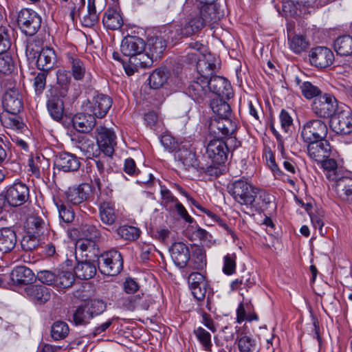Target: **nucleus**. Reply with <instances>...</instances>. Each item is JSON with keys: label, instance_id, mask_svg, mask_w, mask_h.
Returning <instances> with one entry per match:
<instances>
[{"label": "nucleus", "instance_id": "27", "mask_svg": "<svg viewBox=\"0 0 352 352\" xmlns=\"http://www.w3.org/2000/svg\"><path fill=\"white\" fill-rule=\"evenodd\" d=\"M56 63V56L54 50L50 47H43L38 55L34 65L40 71L50 72Z\"/></svg>", "mask_w": 352, "mask_h": 352}, {"label": "nucleus", "instance_id": "30", "mask_svg": "<svg viewBox=\"0 0 352 352\" xmlns=\"http://www.w3.org/2000/svg\"><path fill=\"white\" fill-rule=\"evenodd\" d=\"M175 156L186 170H188L191 168L196 170L204 169V167L199 166L195 153L188 148H179Z\"/></svg>", "mask_w": 352, "mask_h": 352}, {"label": "nucleus", "instance_id": "39", "mask_svg": "<svg viewBox=\"0 0 352 352\" xmlns=\"http://www.w3.org/2000/svg\"><path fill=\"white\" fill-rule=\"evenodd\" d=\"M333 48L339 56L352 55V36L344 34L337 37L333 42Z\"/></svg>", "mask_w": 352, "mask_h": 352}, {"label": "nucleus", "instance_id": "9", "mask_svg": "<svg viewBox=\"0 0 352 352\" xmlns=\"http://www.w3.org/2000/svg\"><path fill=\"white\" fill-rule=\"evenodd\" d=\"M237 125L231 119H211L208 124V132L214 139L223 140L228 135L236 133Z\"/></svg>", "mask_w": 352, "mask_h": 352}, {"label": "nucleus", "instance_id": "40", "mask_svg": "<svg viewBox=\"0 0 352 352\" xmlns=\"http://www.w3.org/2000/svg\"><path fill=\"white\" fill-rule=\"evenodd\" d=\"M72 77L70 72L65 69H58L56 72V83L58 87H54L51 89H56L57 93L62 96H66L69 91Z\"/></svg>", "mask_w": 352, "mask_h": 352}, {"label": "nucleus", "instance_id": "47", "mask_svg": "<svg viewBox=\"0 0 352 352\" xmlns=\"http://www.w3.org/2000/svg\"><path fill=\"white\" fill-rule=\"evenodd\" d=\"M296 82L300 87L302 95L307 100H314L323 94L317 86L309 81L301 82L298 78H296Z\"/></svg>", "mask_w": 352, "mask_h": 352}, {"label": "nucleus", "instance_id": "38", "mask_svg": "<svg viewBox=\"0 0 352 352\" xmlns=\"http://www.w3.org/2000/svg\"><path fill=\"white\" fill-rule=\"evenodd\" d=\"M226 98H217L210 102V108L212 112L218 116L217 119H230L232 114L231 107L225 101Z\"/></svg>", "mask_w": 352, "mask_h": 352}, {"label": "nucleus", "instance_id": "32", "mask_svg": "<svg viewBox=\"0 0 352 352\" xmlns=\"http://www.w3.org/2000/svg\"><path fill=\"white\" fill-rule=\"evenodd\" d=\"M272 198L266 191L256 188L248 206L260 212L268 208Z\"/></svg>", "mask_w": 352, "mask_h": 352}, {"label": "nucleus", "instance_id": "22", "mask_svg": "<svg viewBox=\"0 0 352 352\" xmlns=\"http://www.w3.org/2000/svg\"><path fill=\"white\" fill-rule=\"evenodd\" d=\"M80 163L79 159L68 152H61L57 154L54 159V166L59 170L72 172L78 170Z\"/></svg>", "mask_w": 352, "mask_h": 352}, {"label": "nucleus", "instance_id": "64", "mask_svg": "<svg viewBox=\"0 0 352 352\" xmlns=\"http://www.w3.org/2000/svg\"><path fill=\"white\" fill-rule=\"evenodd\" d=\"M322 164V167L324 170L327 172V177L328 179L332 180V177L334 175L338 177L337 174L338 164L336 160L333 158H324L321 162H319Z\"/></svg>", "mask_w": 352, "mask_h": 352}, {"label": "nucleus", "instance_id": "45", "mask_svg": "<svg viewBox=\"0 0 352 352\" xmlns=\"http://www.w3.org/2000/svg\"><path fill=\"white\" fill-rule=\"evenodd\" d=\"M100 219L102 223L107 226L113 225L117 219V214L112 204L109 202H103L99 208Z\"/></svg>", "mask_w": 352, "mask_h": 352}, {"label": "nucleus", "instance_id": "28", "mask_svg": "<svg viewBox=\"0 0 352 352\" xmlns=\"http://www.w3.org/2000/svg\"><path fill=\"white\" fill-rule=\"evenodd\" d=\"M74 128L80 133H88L96 124V117L92 113H80L74 115L72 120Z\"/></svg>", "mask_w": 352, "mask_h": 352}, {"label": "nucleus", "instance_id": "15", "mask_svg": "<svg viewBox=\"0 0 352 352\" xmlns=\"http://www.w3.org/2000/svg\"><path fill=\"white\" fill-rule=\"evenodd\" d=\"M90 112L98 118H104L113 104L112 98L108 95L97 93L89 100Z\"/></svg>", "mask_w": 352, "mask_h": 352}, {"label": "nucleus", "instance_id": "34", "mask_svg": "<svg viewBox=\"0 0 352 352\" xmlns=\"http://www.w3.org/2000/svg\"><path fill=\"white\" fill-rule=\"evenodd\" d=\"M332 180L336 182V190L340 197L343 200L352 201V178L339 177L334 175Z\"/></svg>", "mask_w": 352, "mask_h": 352}, {"label": "nucleus", "instance_id": "63", "mask_svg": "<svg viewBox=\"0 0 352 352\" xmlns=\"http://www.w3.org/2000/svg\"><path fill=\"white\" fill-rule=\"evenodd\" d=\"M41 47L33 41L28 42L26 45L25 55L29 64H34L38 55L41 52Z\"/></svg>", "mask_w": 352, "mask_h": 352}, {"label": "nucleus", "instance_id": "61", "mask_svg": "<svg viewBox=\"0 0 352 352\" xmlns=\"http://www.w3.org/2000/svg\"><path fill=\"white\" fill-rule=\"evenodd\" d=\"M50 72L40 71L36 74L33 80V87L36 95H41L46 87V79Z\"/></svg>", "mask_w": 352, "mask_h": 352}, {"label": "nucleus", "instance_id": "58", "mask_svg": "<svg viewBox=\"0 0 352 352\" xmlns=\"http://www.w3.org/2000/svg\"><path fill=\"white\" fill-rule=\"evenodd\" d=\"M129 62L132 65H135L141 68L149 67L153 63V58L150 57L148 54L144 53V52H140L134 57L129 58Z\"/></svg>", "mask_w": 352, "mask_h": 352}, {"label": "nucleus", "instance_id": "59", "mask_svg": "<svg viewBox=\"0 0 352 352\" xmlns=\"http://www.w3.org/2000/svg\"><path fill=\"white\" fill-rule=\"evenodd\" d=\"M142 298L140 295L129 296L123 303V307L129 311H133L135 308L147 309L148 305L143 303Z\"/></svg>", "mask_w": 352, "mask_h": 352}, {"label": "nucleus", "instance_id": "16", "mask_svg": "<svg viewBox=\"0 0 352 352\" xmlns=\"http://www.w3.org/2000/svg\"><path fill=\"white\" fill-rule=\"evenodd\" d=\"M209 93L217 95V98L230 99L233 96L230 83L223 76H213L208 79Z\"/></svg>", "mask_w": 352, "mask_h": 352}, {"label": "nucleus", "instance_id": "36", "mask_svg": "<svg viewBox=\"0 0 352 352\" xmlns=\"http://www.w3.org/2000/svg\"><path fill=\"white\" fill-rule=\"evenodd\" d=\"M97 262L85 261L78 262L74 267L76 276L82 280H88L93 278L97 271Z\"/></svg>", "mask_w": 352, "mask_h": 352}, {"label": "nucleus", "instance_id": "49", "mask_svg": "<svg viewBox=\"0 0 352 352\" xmlns=\"http://www.w3.org/2000/svg\"><path fill=\"white\" fill-rule=\"evenodd\" d=\"M78 144V147L87 158L92 159L102 153L98 143L89 138H82Z\"/></svg>", "mask_w": 352, "mask_h": 352}, {"label": "nucleus", "instance_id": "5", "mask_svg": "<svg viewBox=\"0 0 352 352\" xmlns=\"http://www.w3.org/2000/svg\"><path fill=\"white\" fill-rule=\"evenodd\" d=\"M41 17L31 9H22L18 14L17 25L25 36L35 35L41 26Z\"/></svg>", "mask_w": 352, "mask_h": 352}, {"label": "nucleus", "instance_id": "18", "mask_svg": "<svg viewBox=\"0 0 352 352\" xmlns=\"http://www.w3.org/2000/svg\"><path fill=\"white\" fill-rule=\"evenodd\" d=\"M146 43L144 41L135 36H126L121 43L120 50L124 56L134 57L140 52H144Z\"/></svg>", "mask_w": 352, "mask_h": 352}, {"label": "nucleus", "instance_id": "42", "mask_svg": "<svg viewBox=\"0 0 352 352\" xmlns=\"http://www.w3.org/2000/svg\"><path fill=\"white\" fill-rule=\"evenodd\" d=\"M47 224L44 219L37 215L30 216L25 222V228L28 234H34L39 236L43 233Z\"/></svg>", "mask_w": 352, "mask_h": 352}, {"label": "nucleus", "instance_id": "43", "mask_svg": "<svg viewBox=\"0 0 352 352\" xmlns=\"http://www.w3.org/2000/svg\"><path fill=\"white\" fill-rule=\"evenodd\" d=\"M236 342L240 352H254L256 350V340L240 331V329L237 331Z\"/></svg>", "mask_w": 352, "mask_h": 352}, {"label": "nucleus", "instance_id": "29", "mask_svg": "<svg viewBox=\"0 0 352 352\" xmlns=\"http://www.w3.org/2000/svg\"><path fill=\"white\" fill-rule=\"evenodd\" d=\"M27 296L35 303L44 304L50 299V289L43 285H30L25 288Z\"/></svg>", "mask_w": 352, "mask_h": 352}, {"label": "nucleus", "instance_id": "26", "mask_svg": "<svg viewBox=\"0 0 352 352\" xmlns=\"http://www.w3.org/2000/svg\"><path fill=\"white\" fill-rule=\"evenodd\" d=\"M102 23L105 28L111 30H119L123 25L118 3L109 8L104 12Z\"/></svg>", "mask_w": 352, "mask_h": 352}, {"label": "nucleus", "instance_id": "7", "mask_svg": "<svg viewBox=\"0 0 352 352\" xmlns=\"http://www.w3.org/2000/svg\"><path fill=\"white\" fill-rule=\"evenodd\" d=\"M327 133L328 127L326 122L320 119L307 121L301 131V136L307 143L324 140Z\"/></svg>", "mask_w": 352, "mask_h": 352}, {"label": "nucleus", "instance_id": "13", "mask_svg": "<svg viewBox=\"0 0 352 352\" xmlns=\"http://www.w3.org/2000/svg\"><path fill=\"white\" fill-rule=\"evenodd\" d=\"M28 187L22 183H15L6 191L7 203L12 207L25 204L30 197Z\"/></svg>", "mask_w": 352, "mask_h": 352}, {"label": "nucleus", "instance_id": "33", "mask_svg": "<svg viewBox=\"0 0 352 352\" xmlns=\"http://www.w3.org/2000/svg\"><path fill=\"white\" fill-rule=\"evenodd\" d=\"M10 276L12 282L16 285H28L35 277L32 271L23 265L16 267L10 273Z\"/></svg>", "mask_w": 352, "mask_h": 352}, {"label": "nucleus", "instance_id": "1", "mask_svg": "<svg viewBox=\"0 0 352 352\" xmlns=\"http://www.w3.org/2000/svg\"><path fill=\"white\" fill-rule=\"evenodd\" d=\"M199 16L190 18L181 25L171 26L168 32L175 34L167 35L172 41H179L184 37H188L204 28L207 23L215 22L219 19L220 12L217 8V1H199Z\"/></svg>", "mask_w": 352, "mask_h": 352}, {"label": "nucleus", "instance_id": "24", "mask_svg": "<svg viewBox=\"0 0 352 352\" xmlns=\"http://www.w3.org/2000/svg\"><path fill=\"white\" fill-rule=\"evenodd\" d=\"M91 191L90 185L82 184L77 186L69 187L66 192V197L71 204L78 205L88 199Z\"/></svg>", "mask_w": 352, "mask_h": 352}, {"label": "nucleus", "instance_id": "2", "mask_svg": "<svg viewBox=\"0 0 352 352\" xmlns=\"http://www.w3.org/2000/svg\"><path fill=\"white\" fill-rule=\"evenodd\" d=\"M112 156L100 153L92 158L98 172V175L94 176V182L99 190H101L102 187L112 190L113 188L118 187L120 182L124 181L125 177L122 173L109 171L111 170L109 158Z\"/></svg>", "mask_w": 352, "mask_h": 352}, {"label": "nucleus", "instance_id": "54", "mask_svg": "<svg viewBox=\"0 0 352 352\" xmlns=\"http://www.w3.org/2000/svg\"><path fill=\"white\" fill-rule=\"evenodd\" d=\"M118 236L126 241H135L140 234L139 228L134 226H123L116 230Z\"/></svg>", "mask_w": 352, "mask_h": 352}, {"label": "nucleus", "instance_id": "12", "mask_svg": "<svg viewBox=\"0 0 352 352\" xmlns=\"http://www.w3.org/2000/svg\"><path fill=\"white\" fill-rule=\"evenodd\" d=\"M96 140L102 153L113 155L114 146L116 145V136L115 133L103 126L96 128Z\"/></svg>", "mask_w": 352, "mask_h": 352}, {"label": "nucleus", "instance_id": "4", "mask_svg": "<svg viewBox=\"0 0 352 352\" xmlns=\"http://www.w3.org/2000/svg\"><path fill=\"white\" fill-rule=\"evenodd\" d=\"M340 107L338 106L336 98L328 93H323L314 99L311 104L314 113L317 117L324 119H331Z\"/></svg>", "mask_w": 352, "mask_h": 352}, {"label": "nucleus", "instance_id": "57", "mask_svg": "<svg viewBox=\"0 0 352 352\" xmlns=\"http://www.w3.org/2000/svg\"><path fill=\"white\" fill-rule=\"evenodd\" d=\"M85 304L89 309L92 318L102 314L107 308L106 302L99 299H91Z\"/></svg>", "mask_w": 352, "mask_h": 352}, {"label": "nucleus", "instance_id": "56", "mask_svg": "<svg viewBox=\"0 0 352 352\" xmlns=\"http://www.w3.org/2000/svg\"><path fill=\"white\" fill-rule=\"evenodd\" d=\"M193 332L201 344L203 349L206 351L211 352L212 344L210 333L201 327L194 329Z\"/></svg>", "mask_w": 352, "mask_h": 352}, {"label": "nucleus", "instance_id": "60", "mask_svg": "<svg viewBox=\"0 0 352 352\" xmlns=\"http://www.w3.org/2000/svg\"><path fill=\"white\" fill-rule=\"evenodd\" d=\"M14 62L11 56L7 52L0 53V73L9 74L14 71Z\"/></svg>", "mask_w": 352, "mask_h": 352}, {"label": "nucleus", "instance_id": "50", "mask_svg": "<svg viewBox=\"0 0 352 352\" xmlns=\"http://www.w3.org/2000/svg\"><path fill=\"white\" fill-rule=\"evenodd\" d=\"M289 45L291 50L295 54H300L307 50L309 46V41L305 36L295 34L288 36Z\"/></svg>", "mask_w": 352, "mask_h": 352}, {"label": "nucleus", "instance_id": "62", "mask_svg": "<svg viewBox=\"0 0 352 352\" xmlns=\"http://www.w3.org/2000/svg\"><path fill=\"white\" fill-rule=\"evenodd\" d=\"M39 245L38 236L28 234L24 236L21 241V247L23 250L29 252L36 249Z\"/></svg>", "mask_w": 352, "mask_h": 352}, {"label": "nucleus", "instance_id": "20", "mask_svg": "<svg viewBox=\"0 0 352 352\" xmlns=\"http://www.w3.org/2000/svg\"><path fill=\"white\" fill-rule=\"evenodd\" d=\"M2 104L4 110L13 115L19 113L23 107L21 96L16 89H10L6 91Z\"/></svg>", "mask_w": 352, "mask_h": 352}, {"label": "nucleus", "instance_id": "35", "mask_svg": "<svg viewBox=\"0 0 352 352\" xmlns=\"http://www.w3.org/2000/svg\"><path fill=\"white\" fill-rule=\"evenodd\" d=\"M16 244V234L10 228L0 229V252L8 253L12 250Z\"/></svg>", "mask_w": 352, "mask_h": 352}, {"label": "nucleus", "instance_id": "44", "mask_svg": "<svg viewBox=\"0 0 352 352\" xmlns=\"http://www.w3.org/2000/svg\"><path fill=\"white\" fill-rule=\"evenodd\" d=\"M174 25H179L178 24H173L167 28H166V30H164V36L166 37V41L162 37L157 36L155 38H153L151 39V50L153 53H155L157 56H159L163 53V52L165 50L166 47V43L167 42H171V43H177L178 41H172L170 39H168L167 37V35H170L171 34L169 33L168 30L171 26ZM172 34H175V32L173 31Z\"/></svg>", "mask_w": 352, "mask_h": 352}, {"label": "nucleus", "instance_id": "19", "mask_svg": "<svg viewBox=\"0 0 352 352\" xmlns=\"http://www.w3.org/2000/svg\"><path fill=\"white\" fill-rule=\"evenodd\" d=\"M188 93L189 96L197 103L204 102L209 98V88L208 79L196 78L188 86Z\"/></svg>", "mask_w": 352, "mask_h": 352}, {"label": "nucleus", "instance_id": "31", "mask_svg": "<svg viewBox=\"0 0 352 352\" xmlns=\"http://www.w3.org/2000/svg\"><path fill=\"white\" fill-rule=\"evenodd\" d=\"M192 60L197 62L196 67L199 74L197 78H203L209 79L210 76H213V74L217 72V67L214 62L206 57L198 58L197 54H191Z\"/></svg>", "mask_w": 352, "mask_h": 352}, {"label": "nucleus", "instance_id": "53", "mask_svg": "<svg viewBox=\"0 0 352 352\" xmlns=\"http://www.w3.org/2000/svg\"><path fill=\"white\" fill-rule=\"evenodd\" d=\"M69 332L68 324L61 320H57L51 327V336L54 340H60L67 337Z\"/></svg>", "mask_w": 352, "mask_h": 352}, {"label": "nucleus", "instance_id": "52", "mask_svg": "<svg viewBox=\"0 0 352 352\" xmlns=\"http://www.w3.org/2000/svg\"><path fill=\"white\" fill-rule=\"evenodd\" d=\"M55 286L59 289H66L74 283V274L69 271H57Z\"/></svg>", "mask_w": 352, "mask_h": 352}, {"label": "nucleus", "instance_id": "46", "mask_svg": "<svg viewBox=\"0 0 352 352\" xmlns=\"http://www.w3.org/2000/svg\"><path fill=\"white\" fill-rule=\"evenodd\" d=\"M169 77V72L164 69H156L149 76L148 79L150 87L157 89L166 83Z\"/></svg>", "mask_w": 352, "mask_h": 352}, {"label": "nucleus", "instance_id": "55", "mask_svg": "<svg viewBox=\"0 0 352 352\" xmlns=\"http://www.w3.org/2000/svg\"><path fill=\"white\" fill-rule=\"evenodd\" d=\"M193 223L194 225L190 226L192 229H194L192 233V237L199 240L206 245L209 246L213 244L214 241L212 234L206 230L199 226L195 221Z\"/></svg>", "mask_w": 352, "mask_h": 352}, {"label": "nucleus", "instance_id": "21", "mask_svg": "<svg viewBox=\"0 0 352 352\" xmlns=\"http://www.w3.org/2000/svg\"><path fill=\"white\" fill-rule=\"evenodd\" d=\"M307 152L311 158L319 162L328 158L331 153V146L327 140L307 142Z\"/></svg>", "mask_w": 352, "mask_h": 352}, {"label": "nucleus", "instance_id": "23", "mask_svg": "<svg viewBox=\"0 0 352 352\" xmlns=\"http://www.w3.org/2000/svg\"><path fill=\"white\" fill-rule=\"evenodd\" d=\"M170 251L171 258L177 267L183 268L187 265L190 259V252L186 244L182 242L174 243Z\"/></svg>", "mask_w": 352, "mask_h": 352}, {"label": "nucleus", "instance_id": "3", "mask_svg": "<svg viewBox=\"0 0 352 352\" xmlns=\"http://www.w3.org/2000/svg\"><path fill=\"white\" fill-rule=\"evenodd\" d=\"M99 271L107 276H116L123 268V258L121 254L112 249L101 254L96 261Z\"/></svg>", "mask_w": 352, "mask_h": 352}, {"label": "nucleus", "instance_id": "41", "mask_svg": "<svg viewBox=\"0 0 352 352\" xmlns=\"http://www.w3.org/2000/svg\"><path fill=\"white\" fill-rule=\"evenodd\" d=\"M68 63L74 79L77 81L82 80L87 73L84 62L77 56H69Z\"/></svg>", "mask_w": 352, "mask_h": 352}, {"label": "nucleus", "instance_id": "17", "mask_svg": "<svg viewBox=\"0 0 352 352\" xmlns=\"http://www.w3.org/2000/svg\"><path fill=\"white\" fill-rule=\"evenodd\" d=\"M62 96L57 93L56 89H50L47 95V108L50 116L56 121H60L63 118L64 102Z\"/></svg>", "mask_w": 352, "mask_h": 352}, {"label": "nucleus", "instance_id": "14", "mask_svg": "<svg viewBox=\"0 0 352 352\" xmlns=\"http://www.w3.org/2000/svg\"><path fill=\"white\" fill-rule=\"evenodd\" d=\"M83 239L78 241L79 248L82 251L98 250L96 241L101 236L100 230L94 225L85 224L80 228Z\"/></svg>", "mask_w": 352, "mask_h": 352}, {"label": "nucleus", "instance_id": "8", "mask_svg": "<svg viewBox=\"0 0 352 352\" xmlns=\"http://www.w3.org/2000/svg\"><path fill=\"white\" fill-rule=\"evenodd\" d=\"M310 64L320 69L331 66L335 60L333 52L324 46H317L311 49L309 52Z\"/></svg>", "mask_w": 352, "mask_h": 352}, {"label": "nucleus", "instance_id": "48", "mask_svg": "<svg viewBox=\"0 0 352 352\" xmlns=\"http://www.w3.org/2000/svg\"><path fill=\"white\" fill-rule=\"evenodd\" d=\"M87 306L83 305L78 306L72 313V322L75 325H86L93 318Z\"/></svg>", "mask_w": 352, "mask_h": 352}, {"label": "nucleus", "instance_id": "37", "mask_svg": "<svg viewBox=\"0 0 352 352\" xmlns=\"http://www.w3.org/2000/svg\"><path fill=\"white\" fill-rule=\"evenodd\" d=\"M301 3L302 1H281V11L279 5L276 4L274 7L283 16L295 17L302 14V8L305 6Z\"/></svg>", "mask_w": 352, "mask_h": 352}, {"label": "nucleus", "instance_id": "11", "mask_svg": "<svg viewBox=\"0 0 352 352\" xmlns=\"http://www.w3.org/2000/svg\"><path fill=\"white\" fill-rule=\"evenodd\" d=\"M227 146L223 140L213 139L206 146V154L213 164H224L228 159Z\"/></svg>", "mask_w": 352, "mask_h": 352}, {"label": "nucleus", "instance_id": "25", "mask_svg": "<svg viewBox=\"0 0 352 352\" xmlns=\"http://www.w3.org/2000/svg\"><path fill=\"white\" fill-rule=\"evenodd\" d=\"M106 6L104 2L100 5H96V1H88L87 12L80 17L81 23L84 27H94L99 20V14Z\"/></svg>", "mask_w": 352, "mask_h": 352}, {"label": "nucleus", "instance_id": "10", "mask_svg": "<svg viewBox=\"0 0 352 352\" xmlns=\"http://www.w3.org/2000/svg\"><path fill=\"white\" fill-rule=\"evenodd\" d=\"M332 130L337 134L348 135L352 133V113L342 107L330 120Z\"/></svg>", "mask_w": 352, "mask_h": 352}, {"label": "nucleus", "instance_id": "51", "mask_svg": "<svg viewBox=\"0 0 352 352\" xmlns=\"http://www.w3.org/2000/svg\"><path fill=\"white\" fill-rule=\"evenodd\" d=\"M188 266L192 270H201L206 266V255L203 248H197L193 250Z\"/></svg>", "mask_w": 352, "mask_h": 352}, {"label": "nucleus", "instance_id": "6", "mask_svg": "<svg viewBox=\"0 0 352 352\" xmlns=\"http://www.w3.org/2000/svg\"><path fill=\"white\" fill-rule=\"evenodd\" d=\"M256 187L243 178L239 179L228 186V192L234 199L241 205L248 206Z\"/></svg>", "mask_w": 352, "mask_h": 352}]
</instances>
